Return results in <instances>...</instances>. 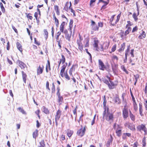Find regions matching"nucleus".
<instances>
[{"instance_id": "nucleus-1", "label": "nucleus", "mask_w": 147, "mask_h": 147, "mask_svg": "<svg viewBox=\"0 0 147 147\" xmlns=\"http://www.w3.org/2000/svg\"><path fill=\"white\" fill-rule=\"evenodd\" d=\"M137 129L140 131L142 130L144 132V134L146 135L147 134V129L145 125L143 124L139 125L137 127Z\"/></svg>"}, {"instance_id": "nucleus-2", "label": "nucleus", "mask_w": 147, "mask_h": 147, "mask_svg": "<svg viewBox=\"0 0 147 147\" xmlns=\"http://www.w3.org/2000/svg\"><path fill=\"white\" fill-rule=\"evenodd\" d=\"M109 84L108 87L110 89H112L115 88L118 84V82L117 81L112 82L109 80Z\"/></svg>"}, {"instance_id": "nucleus-3", "label": "nucleus", "mask_w": 147, "mask_h": 147, "mask_svg": "<svg viewBox=\"0 0 147 147\" xmlns=\"http://www.w3.org/2000/svg\"><path fill=\"white\" fill-rule=\"evenodd\" d=\"M109 108H107L106 115V119L107 121H109L110 120H113V114L109 112Z\"/></svg>"}, {"instance_id": "nucleus-4", "label": "nucleus", "mask_w": 147, "mask_h": 147, "mask_svg": "<svg viewBox=\"0 0 147 147\" xmlns=\"http://www.w3.org/2000/svg\"><path fill=\"white\" fill-rule=\"evenodd\" d=\"M98 65L99 68L101 70L104 71L106 68V66L100 59L98 60Z\"/></svg>"}, {"instance_id": "nucleus-5", "label": "nucleus", "mask_w": 147, "mask_h": 147, "mask_svg": "<svg viewBox=\"0 0 147 147\" xmlns=\"http://www.w3.org/2000/svg\"><path fill=\"white\" fill-rule=\"evenodd\" d=\"M17 63L18 64L19 66L21 67V69H24L26 67L27 68L26 65L22 61L18 60L17 61Z\"/></svg>"}, {"instance_id": "nucleus-6", "label": "nucleus", "mask_w": 147, "mask_h": 147, "mask_svg": "<svg viewBox=\"0 0 147 147\" xmlns=\"http://www.w3.org/2000/svg\"><path fill=\"white\" fill-rule=\"evenodd\" d=\"M85 131V128L84 127L83 129H81L78 130L77 132V134L78 135L82 136L84 134Z\"/></svg>"}, {"instance_id": "nucleus-7", "label": "nucleus", "mask_w": 147, "mask_h": 147, "mask_svg": "<svg viewBox=\"0 0 147 147\" xmlns=\"http://www.w3.org/2000/svg\"><path fill=\"white\" fill-rule=\"evenodd\" d=\"M61 111L59 110H58L56 112L55 116V119L56 120H58L60 117Z\"/></svg>"}, {"instance_id": "nucleus-8", "label": "nucleus", "mask_w": 147, "mask_h": 147, "mask_svg": "<svg viewBox=\"0 0 147 147\" xmlns=\"http://www.w3.org/2000/svg\"><path fill=\"white\" fill-rule=\"evenodd\" d=\"M123 115L124 118H126L128 116V113L127 109H123Z\"/></svg>"}, {"instance_id": "nucleus-9", "label": "nucleus", "mask_w": 147, "mask_h": 147, "mask_svg": "<svg viewBox=\"0 0 147 147\" xmlns=\"http://www.w3.org/2000/svg\"><path fill=\"white\" fill-rule=\"evenodd\" d=\"M70 34H67L65 35V38L66 39L68 40V41L69 42H70L71 41V38L72 34V31L71 30V29H70Z\"/></svg>"}, {"instance_id": "nucleus-10", "label": "nucleus", "mask_w": 147, "mask_h": 147, "mask_svg": "<svg viewBox=\"0 0 147 147\" xmlns=\"http://www.w3.org/2000/svg\"><path fill=\"white\" fill-rule=\"evenodd\" d=\"M66 67V65H65V64H64L62 67H61V71L60 72V74L61 77H63L64 76V75H63V73L64 72L65 69Z\"/></svg>"}, {"instance_id": "nucleus-11", "label": "nucleus", "mask_w": 147, "mask_h": 147, "mask_svg": "<svg viewBox=\"0 0 147 147\" xmlns=\"http://www.w3.org/2000/svg\"><path fill=\"white\" fill-rule=\"evenodd\" d=\"M98 40L96 39L94 40V44L93 46L96 48L95 50L97 51H98Z\"/></svg>"}, {"instance_id": "nucleus-12", "label": "nucleus", "mask_w": 147, "mask_h": 147, "mask_svg": "<svg viewBox=\"0 0 147 147\" xmlns=\"http://www.w3.org/2000/svg\"><path fill=\"white\" fill-rule=\"evenodd\" d=\"M41 67L40 66H39L37 69V73L38 75H40L41 74L43 71V65Z\"/></svg>"}, {"instance_id": "nucleus-13", "label": "nucleus", "mask_w": 147, "mask_h": 147, "mask_svg": "<svg viewBox=\"0 0 147 147\" xmlns=\"http://www.w3.org/2000/svg\"><path fill=\"white\" fill-rule=\"evenodd\" d=\"M113 140V138L111 135L110 136V138H109L106 144V146L107 147H109L111 143H112Z\"/></svg>"}, {"instance_id": "nucleus-14", "label": "nucleus", "mask_w": 147, "mask_h": 147, "mask_svg": "<svg viewBox=\"0 0 147 147\" xmlns=\"http://www.w3.org/2000/svg\"><path fill=\"white\" fill-rule=\"evenodd\" d=\"M53 17L55 20V22L56 26L57 27H58L59 25V21L58 19H57L55 13L53 15Z\"/></svg>"}, {"instance_id": "nucleus-15", "label": "nucleus", "mask_w": 147, "mask_h": 147, "mask_svg": "<svg viewBox=\"0 0 147 147\" xmlns=\"http://www.w3.org/2000/svg\"><path fill=\"white\" fill-rule=\"evenodd\" d=\"M65 24V22H63L60 26V31L63 32V30L64 29V26Z\"/></svg>"}, {"instance_id": "nucleus-16", "label": "nucleus", "mask_w": 147, "mask_h": 147, "mask_svg": "<svg viewBox=\"0 0 147 147\" xmlns=\"http://www.w3.org/2000/svg\"><path fill=\"white\" fill-rule=\"evenodd\" d=\"M22 73L23 81L26 83L27 76L23 71H22Z\"/></svg>"}, {"instance_id": "nucleus-17", "label": "nucleus", "mask_w": 147, "mask_h": 147, "mask_svg": "<svg viewBox=\"0 0 147 147\" xmlns=\"http://www.w3.org/2000/svg\"><path fill=\"white\" fill-rule=\"evenodd\" d=\"M106 102L107 100H106L105 96V95L104 96L103 98V108L104 110H106L107 111V109L108 107L107 108V106H106Z\"/></svg>"}, {"instance_id": "nucleus-18", "label": "nucleus", "mask_w": 147, "mask_h": 147, "mask_svg": "<svg viewBox=\"0 0 147 147\" xmlns=\"http://www.w3.org/2000/svg\"><path fill=\"white\" fill-rule=\"evenodd\" d=\"M109 0H107L106 1H105L103 3L104 4L102 6L101 10L104 9L106 8V6L109 4Z\"/></svg>"}, {"instance_id": "nucleus-19", "label": "nucleus", "mask_w": 147, "mask_h": 147, "mask_svg": "<svg viewBox=\"0 0 147 147\" xmlns=\"http://www.w3.org/2000/svg\"><path fill=\"white\" fill-rule=\"evenodd\" d=\"M16 45L18 49L22 53V45L20 43L18 42L16 43Z\"/></svg>"}, {"instance_id": "nucleus-20", "label": "nucleus", "mask_w": 147, "mask_h": 147, "mask_svg": "<svg viewBox=\"0 0 147 147\" xmlns=\"http://www.w3.org/2000/svg\"><path fill=\"white\" fill-rule=\"evenodd\" d=\"M42 109L43 112L46 114H49V111L48 109L45 107V106H43L42 107Z\"/></svg>"}, {"instance_id": "nucleus-21", "label": "nucleus", "mask_w": 147, "mask_h": 147, "mask_svg": "<svg viewBox=\"0 0 147 147\" xmlns=\"http://www.w3.org/2000/svg\"><path fill=\"white\" fill-rule=\"evenodd\" d=\"M38 130L37 129H36L33 133L32 136L33 138L36 139L37 137L38 136Z\"/></svg>"}, {"instance_id": "nucleus-22", "label": "nucleus", "mask_w": 147, "mask_h": 147, "mask_svg": "<svg viewBox=\"0 0 147 147\" xmlns=\"http://www.w3.org/2000/svg\"><path fill=\"white\" fill-rule=\"evenodd\" d=\"M146 37V34L144 31H142V32L141 34L139 36L138 38L140 39H142L145 38Z\"/></svg>"}, {"instance_id": "nucleus-23", "label": "nucleus", "mask_w": 147, "mask_h": 147, "mask_svg": "<svg viewBox=\"0 0 147 147\" xmlns=\"http://www.w3.org/2000/svg\"><path fill=\"white\" fill-rule=\"evenodd\" d=\"M131 134L129 133H124L123 134L122 138L123 139H125L126 138V136H127L128 137H130L131 136Z\"/></svg>"}, {"instance_id": "nucleus-24", "label": "nucleus", "mask_w": 147, "mask_h": 147, "mask_svg": "<svg viewBox=\"0 0 147 147\" xmlns=\"http://www.w3.org/2000/svg\"><path fill=\"white\" fill-rule=\"evenodd\" d=\"M113 128L115 129L116 131H117L121 129V128L120 127L119 125H117L116 123H115L113 126Z\"/></svg>"}, {"instance_id": "nucleus-25", "label": "nucleus", "mask_w": 147, "mask_h": 147, "mask_svg": "<svg viewBox=\"0 0 147 147\" xmlns=\"http://www.w3.org/2000/svg\"><path fill=\"white\" fill-rule=\"evenodd\" d=\"M54 9L56 11L57 15L58 16L60 14V12L58 6L56 5H55Z\"/></svg>"}, {"instance_id": "nucleus-26", "label": "nucleus", "mask_w": 147, "mask_h": 147, "mask_svg": "<svg viewBox=\"0 0 147 147\" xmlns=\"http://www.w3.org/2000/svg\"><path fill=\"white\" fill-rule=\"evenodd\" d=\"M60 61H61L62 64L64 63L65 62V58L64 56L63 55H61V58L60 60Z\"/></svg>"}, {"instance_id": "nucleus-27", "label": "nucleus", "mask_w": 147, "mask_h": 147, "mask_svg": "<svg viewBox=\"0 0 147 147\" xmlns=\"http://www.w3.org/2000/svg\"><path fill=\"white\" fill-rule=\"evenodd\" d=\"M114 102L117 104H119L120 102L119 101V98L117 97H116L115 98L114 100H113Z\"/></svg>"}, {"instance_id": "nucleus-28", "label": "nucleus", "mask_w": 147, "mask_h": 147, "mask_svg": "<svg viewBox=\"0 0 147 147\" xmlns=\"http://www.w3.org/2000/svg\"><path fill=\"white\" fill-rule=\"evenodd\" d=\"M125 47V44L124 43L121 45V47L119 50V52H121L123 51Z\"/></svg>"}, {"instance_id": "nucleus-29", "label": "nucleus", "mask_w": 147, "mask_h": 147, "mask_svg": "<svg viewBox=\"0 0 147 147\" xmlns=\"http://www.w3.org/2000/svg\"><path fill=\"white\" fill-rule=\"evenodd\" d=\"M92 29L94 30H98V27L97 26L96 24L94 25L91 26Z\"/></svg>"}, {"instance_id": "nucleus-30", "label": "nucleus", "mask_w": 147, "mask_h": 147, "mask_svg": "<svg viewBox=\"0 0 147 147\" xmlns=\"http://www.w3.org/2000/svg\"><path fill=\"white\" fill-rule=\"evenodd\" d=\"M63 100V98L62 96L58 97L57 101L60 104H61Z\"/></svg>"}, {"instance_id": "nucleus-31", "label": "nucleus", "mask_w": 147, "mask_h": 147, "mask_svg": "<svg viewBox=\"0 0 147 147\" xmlns=\"http://www.w3.org/2000/svg\"><path fill=\"white\" fill-rule=\"evenodd\" d=\"M130 117L131 118V120L134 121H135V117L134 115L131 113V111H130V115H129Z\"/></svg>"}, {"instance_id": "nucleus-32", "label": "nucleus", "mask_w": 147, "mask_h": 147, "mask_svg": "<svg viewBox=\"0 0 147 147\" xmlns=\"http://www.w3.org/2000/svg\"><path fill=\"white\" fill-rule=\"evenodd\" d=\"M73 132L72 131L68 130L67 133V136L70 137H71L73 134Z\"/></svg>"}, {"instance_id": "nucleus-33", "label": "nucleus", "mask_w": 147, "mask_h": 147, "mask_svg": "<svg viewBox=\"0 0 147 147\" xmlns=\"http://www.w3.org/2000/svg\"><path fill=\"white\" fill-rule=\"evenodd\" d=\"M18 109L20 111V112H21L23 114H26V112L24 111V110L21 107H19L18 108Z\"/></svg>"}, {"instance_id": "nucleus-34", "label": "nucleus", "mask_w": 147, "mask_h": 147, "mask_svg": "<svg viewBox=\"0 0 147 147\" xmlns=\"http://www.w3.org/2000/svg\"><path fill=\"white\" fill-rule=\"evenodd\" d=\"M137 16H138L136 15V13H134L132 15L133 18H134V20L136 22L138 20Z\"/></svg>"}, {"instance_id": "nucleus-35", "label": "nucleus", "mask_w": 147, "mask_h": 147, "mask_svg": "<svg viewBox=\"0 0 147 147\" xmlns=\"http://www.w3.org/2000/svg\"><path fill=\"white\" fill-rule=\"evenodd\" d=\"M142 105H140V108H139V112H140V114L141 115V116H142L143 115V114H142Z\"/></svg>"}, {"instance_id": "nucleus-36", "label": "nucleus", "mask_w": 147, "mask_h": 147, "mask_svg": "<svg viewBox=\"0 0 147 147\" xmlns=\"http://www.w3.org/2000/svg\"><path fill=\"white\" fill-rule=\"evenodd\" d=\"M0 5L2 11L3 13H5V9L3 5V4L1 3H0Z\"/></svg>"}, {"instance_id": "nucleus-37", "label": "nucleus", "mask_w": 147, "mask_h": 147, "mask_svg": "<svg viewBox=\"0 0 147 147\" xmlns=\"http://www.w3.org/2000/svg\"><path fill=\"white\" fill-rule=\"evenodd\" d=\"M142 146L143 147H145L146 146V138L144 137L143 138L142 140Z\"/></svg>"}, {"instance_id": "nucleus-38", "label": "nucleus", "mask_w": 147, "mask_h": 147, "mask_svg": "<svg viewBox=\"0 0 147 147\" xmlns=\"http://www.w3.org/2000/svg\"><path fill=\"white\" fill-rule=\"evenodd\" d=\"M65 78L67 80H70V78L69 76L68 75L67 72L64 73V76Z\"/></svg>"}, {"instance_id": "nucleus-39", "label": "nucleus", "mask_w": 147, "mask_h": 147, "mask_svg": "<svg viewBox=\"0 0 147 147\" xmlns=\"http://www.w3.org/2000/svg\"><path fill=\"white\" fill-rule=\"evenodd\" d=\"M85 50L86 51V53L89 55L90 56V62H92V56H91V54L88 51L87 49H85Z\"/></svg>"}, {"instance_id": "nucleus-40", "label": "nucleus", "mask_w": 147, "mask_h": 147, "mask_svg": "<svg viewBox=\"0 0 147 147\" xmlns=\"http://www.w3.org/2000/svg\"><path fill=\"white\" fill-rule=\"evenodd\" d=\"M102 81L104 83H105V84L107 85L108 86V85L109 84V81L107 80L105 78H103L102 79Z\"/></svg>"}, {"instance_id": "nucleus-41", "label": "nucleus", "mask_w": 147, "mask_h": 147, "mask_svg": "<svg viewBox=\"0 0 147 147\" xmlns=\"http://www.w3.org/2000/svg\"><path fill=\"white\" fill-rule=\"evenodd\" d=\"M128 128L131 130H133V128L134 129V127L133 126L132 124L131 123H129L128 126Z\"/></svg>"}, {"instance_id": "nucleus-42", "label": "nucleus", "mask_w": 147, "mask_h": 147, "mask_svg": "<svg viewBox=\"0 0 147 147\" xmlns=\"http://www.w3.org/2000/svg\"><path fill=\"white\" fill-rule=\"evenodd\" d=\"M40 146H42V147H44L45 146V144L44 142V140H42L40 142Z\"/></svg>"}, {"instance_id": "nucleus-43", "label": "nucleus", "mask_w": 147, "mask_h": 147, "mask_svg": "<svg viewBox=\"0 0 147 147\" xmlns=\"http://www.w3.org/2000/svg\"><path fill=\"white\" fill-rule=\"evenodd\" d=\"M133 105H134V109L135 110V111H136L137 109V104L136 102V101L134 102H133Z\"/></svg>"}, {"instance_id": "nucleus-44", "label": "nucleus", "mask_w": 147, "mask_h": 147, "mask_svg": "<svg viewBox=\"0 0 147 147\" xmlns=\"http://www.w3.org/2000/svg\"><path fill=\"white\" fill-rule=\"evenodd\" d=\"M44 32L45 35V38L47 39L48 38V32L46 30H44Z\"/></svg>"}, {"instance_id": "nucleus-45", "label": "nucleus", "mask_w": 147, "mask_h": 147, "mask_svg": "<svg viewBox=\"0 0 147 147\" xmlns=\"http://www.w3.org/2000/svg\"><path fill=\"white\" fill-rule=\"evenodd\" d=\"M116 133L118 136H120L121 134V129L116 131Z\"/></svg>"}, {"instance_id": "nucleus-46", "label": "nucleus", "mask_w": 147, "mask_h": 147, "mask_svg": "<svg viewBox=\"0 0 147 147\" xmlns=\"http://www.w3.org/2000/svg\"><path fill=\"white\" fill-rule=\"evenodd\" d=\"M73 71V66H72L69 70V74L71 76H72V72Z\"/></svg>"}, {"instance_id": "nucleus-47", "label": "nucleus", "mask_w": 147, "mask_h": 147, "mask_svg": "<svg viewBox=\"0 0 147 147\" xmlns=\"http://www.w3.org/2000/svg\"><path fill=\"white\" fill-rule=\"evenodd\" d=\"M73 20H70V23H69V30H70V29H71V28H72V24H73Z\"/></svg>"}, {"instance_id": "nucleus-48", "label": "nucleus", "mask_w": 147, "mask_h": 147, "mask_svg": "<svg viewBox=\"0 0 147 147\" xmlns=\"http://www.w3.org/2000/svg\"><path fill=\"white\" fill-rule=\"evenodd\" d=\"M52 92L53 93H54L55 92V86L54 84V82H53L52 84Z\"/></svg>"}, {"instance_id": "nucleus-49", "label": "nucleus", "mask_w": 147, "mask_h": 147, "mask_svg": "<svg viewBox=\"0 0 147 147\" xmlns=\"http://www.w3.org/2000/svg\"><path fill=\"white\" fill-rule=\"evenodd\" d=\"M78 49L81 51H82L83 49L82 44H80L78 45Z\"/></svg>"}, {"instance_id": "nucleus-50", "label": "nucleus", "mask_w": 147, "mask_h": 147, "mask_svg": "<svg viewBox=\"0 0 147 147\" xmlns=\"http://www.w3.org/2000/svg\"><path fill=\"white\" fill-rule=\"evenodd\" d=\"M116 45H114L111 49L112 52H114L116 49Z\"/></svg>"}, {"instance_id": "nucleus-51", "label": "nucleus", "mask_w": 147, "mask_h": 147, "mask_svg": "<svg viewBox=\"0 0 147 147\" xmlns=\"http://www.w3.org/2000/svg\"><path fill=\"white\" fill-rule=\"evenodd\" d=\"M134 79L135 80V81L137 82L138 79L139 78V75L138 74H136V75H134Z\"/></svg>"}, {"instance_id": "nucleus-52", "label": "nucleus", "mask_w": 147, "mask_h": 147, "mask_svg": "<svg viewBox=\"0 0 147 147\" xmlns=\"http://www.w3.org/2000/svg\"><path fill=\"white\" fill-rule=\"evenodd\" d=\"M120 14H119L117 16V19L115 21V24H116L119 20L120 18Z\"/></svg>"}, {"instance_id": "nucleus-53", "label": "nucleus", "mask_w": 147, "mask_h": 147, "mask_svg": "<svg viewBox=\"0 0 147 147\" xmlns=\"http://www.w3.org/2000/svg\"><path fill=\"white\" fill-rule=\"evenodd\" d=\"M138 27L136 26L134 28H133L132 30V32L133 33V32H135V31H137V30H138Z\"/></svg>"}, {"instance_id": "nucleus-54", "label": "nucleus", "mask_w": 147, "mask_h": 147, "mask_svg": "<svg viewBox=\"0 0 147 147\" xmlns=\"http://www.w3.org/2000/svg\"><path fill=\"white\" fill-rule=\"evenodd\" d=\"M49 82H48V81H47V82H46V88L49 91V90H50V89L49 87Z\"/></svg>"}, {"instance_id": "nucleus-55", "label": "nucleus", "mask_w": 147, "mask_h": 147, "mask_svg": "<svg viewBox=\"0 0 147 147\" xmlns=\"http://www.w3.org/2000/svg\"><path fill=\"white\" fill-rule=\"evenodd\" d=\"M123 102L125 104L124 105V106L123 109H127L126 108L127 103L126 100H125Z\"/></svg>"}, {"instance_id": "nucleus-56", "label": "nucleus", "mask_w": 147, "mask_h": 147, "mask_svg": "<svg viewBox=\"0 0 147 147\" xmlns=\"http://www.w3.org/2000/svg\"><path fill=\"white\" fill-rule=\"evenodd\" d=\"M131 96L132 97V100L133 101V102H134L136 101L135 98H134L132 93V92H131Z\"/></svg>"}, {"instance_id": "nucleus-57", "label": "nucleus", "mask_w": 147, "mask_h": 147, "mask_svg": "<svg viewBox=\"0 0 147 147\" xmlns=\"http://www.w3.org/2000/svg\"><path fill=\"white\" fill-rule=\"evenodd\" d=\"M134 51V49H131V52H130V54L132 57H134V54H133V52Z\"/></svg>"}, {"instance_id": "nucleus-58", "label": "nucleus", "mask_w": 147, "mask_h": 147, "mask_svg": "<svg viewBox=\"0 0 147 147\" xmlns=\"http://www.w3.org/2000/svg\"><path fill=\"white\" fill-rule=\"evenodd\" d=\"M144 104L145 106L146 110H147V100H146Z\"/></svg>"}, {"instance_id": "nucleus-59", "label": "nucleus", "mask_w": 147, "mask_h": 147, "mask_svg": "<svg viewBox=\"0 0 147 147\" xmlns=\"http://www.w3.org/2000/svg\"><path fill=\"white\" fill-rule=\"evenodd\" d=\"M7 50H9L10 49V46L9 45V41L7 43Z\"/></svg>"}, {"instance_id": "nucleus-60", "label": "nucleus", "mask_w": 147, "mask_h": 147, "mask_svg": "<svg viewBox=\"0 0 147 147\" xmlns=\"http://www.w3.org/2000/svg\"><path fill=\"white\" fill-rule=\"evenodd\" d=\"M129 52V49L128 48L125 51V56H127L128 55V53Z\"/></svg>"}, {"instance_id": "nucleus-61", "label": "nucleus", "mask_w": 147, "mask_h": 147, "mask_svg": "<svg viewBox=\"0 0 147 147\" xmlns=\"http://www.w3.org/2000/svg\"><path fill=\"white\" fill-rule=\"evenodd\" d=\"M103 23L101 22L98 23V26L99 27H102L103 26Z\"/></svg>"}, {"instance_id": "nucleus-62", "label": "nucleus", "mask_w": 147, "mask_h": 147, "mask_svg": "<svg viewBox=\"0 0 147 147\" xmlns=\"http://www.w3.org/2000/svg\"><path fill=\"white\" fill-rule=\"evenodd\" d=\"M36 127L37 128H39L40 126V125L39 124L38 121V120H37L36 121Z\"/></svg>"}, {"instance_id": "nucleus-63", "label": "nucleus", "mask_w": 147, "mask_h": 147, "mask_svg": "<svg viewBox=\"0 0 147 147\" xmlns=\"http://www.w3.org/2000/svg\"><path fill=\"white\" fill-rule=\"evenodd\" d=\"M34 16L35 18L37 20V17H38V13L37 12H35L34 13Z\"/></svg>"}, {"instance_id": "nucleus-64", "label": "nucleus", "mask_w": 147, "mask_h": 147, "mask_svg": "<svg viewBox=\"0 0 147 147\" xmlns=\"http://www.w3.org/2000/svg\"><path fill=\"white\" fill-rule=\"evenodd\" d=\"M138 144V143L137 142H135L133 145V147H137Z\"/></svg>"}]
</instances>
